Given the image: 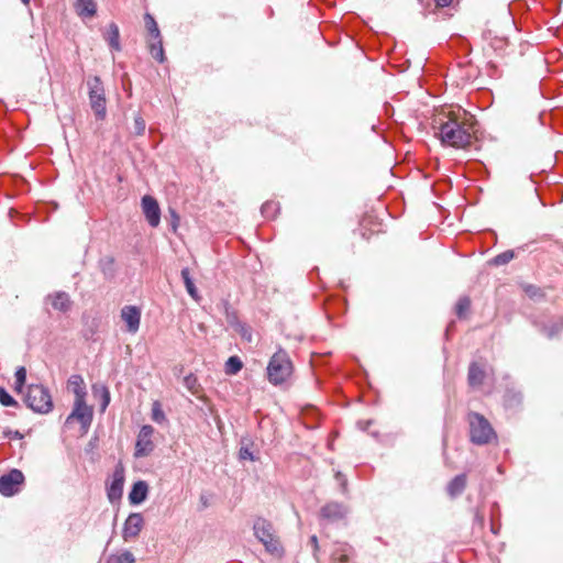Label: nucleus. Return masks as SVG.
Listing matches in <instances>:
<instances>
[{
  "mask_svg": "<svg viewBox=\"0 0 563 563\" xmlns=\"http://www.w3.org/2000/svg\"><path fill=\"white\" fill-rule=\"evenodd\" d=\"M76 10L80 16L90 18L96 14V3L93 0H77Z\"/></svg>",
  "mask_w": 563,
  "mask_h": 563,
  "instance_id": "obj_21",
  "label": "nucleus"
},
{
  "mask_svg": "<svg viewBox=\"0 0 563 563\" xmlns=\"http://www.w3.org/2000/svg\"><path fill=\"white\" fill-rule=\"evenodd\" d=\"M106 563H135V558L132 552L125 550L118 554H110Z\"/></svg>",
  "mask_w": 563,
  "mask_h": 563,
  "instance_id": "obj_25",
  "label": "nucleus"
},
{
  "mask_svg": "<svg viewBox=\"0 0 563 563\" xmlns=\"http://www.w3.org/2000/svg\"><path fill=\"white\" fill-rule=\"evenodd\" d=\"M466 487V475L460 474L456 475L449 484H448V494L451 497H456L461 495Z\"/></svg>",
  "mask_w": 563,
  "mask_h": 563,
  "instance_id": "obj_19",
  "label": "nucleus"
},
{
  "mask_svg": "<svg viewBox=\"0 0 563 563\" xmlns=\"http://www.w3.org/2000/svg\"><path fill=\"white\" fill-rule=\"evenodd\" d=\"M180 274H181V278L185 284L187 292L189 294V296L192 299L198 300L199 299L198 290L194 284V280L190 277L189 269L187 267L183 268Z\"/></svg>",
  "mask_w": 563,
  "mask_h": 563,
  "instance_id": "obj_22",
  "label": "nucleus"
},
{
  "mask_svg": "<svg viewBox=\"0 0 563 563\" xmlns=\"http://www.w3.org/2000/svg\"><path fill=\"white\" fill-rule=\"evenodd\" d=\"M347 509L343 504L331 501L320 509V516L330 522H335L345 517Z\"/></svg>",
  "mask_w": 563,
  "mask_h": 563,
  "instance_id": "obj_12",
  "label": "nucleus"
},
{
  "mask_svg": "<svg viewBox=\"0 0 563 563\" xmlns=\"http://www.w3.org/2000/svg\"><path fill=\"white\" fill-rule=\"evenodd\" d=\"M14 377H15L14 389L20 393L22 390V387L25 384V380H26V369H25V367L24 366L18 367L16 371H15Z\"/></svg>",
  "mask_w": 563,
  "mask_h": 563,
  "instance_id": "obj_28",
  "label": "nucleus"
},
{
  "mask_svg": "<svg viewBox=\"0 0 563 563\" xmlns=\"http://www.w3.org/2000/svg\"><path fill=\"white\" fill-rule=\"evenodd\" d=\"M55 310L66 312L71 307V300L67 292L56 291L47 297Z\"/></svg>",
  "mask_w": 563,
  "mask_h": 563,
  "instance_id": "obj_16",
  "label": "nucleus"
},
{
  "mask_svg": "<svg viewBox=\"0 0 563 563\" xmlns=\"http://www.w3.org/2000/svg\"><path fill=\"white\" fill-rule=\"evenodd\" d=\"M184 385L192 394L198 393L199 384L197 377L194 374H189L184 378Z\"/></svg>",
  "mask_w": 563,
  "mask_h": 563,
  "instance_id": "obj_31",
  "label": "nucleus"
},
{
  "mask_svg": "<svg viewBox=\"0 0 563 563\" xmlns=\"http://www.w3.org/2000/svg\"><path fill=\"white\" fill-rule=\"evenodd\" d=\"M142 209L148 224L153 228L157 227L161 221V209L156 199L148 195L144 196L142 198Z\"/></svg>",
  "mask_w": 563,
  "mask_h": 563,
  "instance_id": "obj_10",
  "label": "nucleus"
},
{
  "mask_svg": "<svg viewBox=\"0 0 563 563\" xmlns=\"http://www.w3.org/2000/svg\"><path fill=\"white\" fill-rule=\"evenodd\" d=\"M200 500H201V503H202V505H203L205 507H207V506H208V501H207V499H205L203 497H201V498H200Z\"/></svg>",
  "mask_w": 563,
  "mask_h": 563,
  "instance_id": "obj_43",
  "label": "nucleus"
},
{
  "mask_svg": "<svg viewBox=\"0 0 563 563\" xmlns=\"http://www.w3.org/2000/svg\"><path fill=\"white\" fill-rule=\"evenodd\" d=\"M150 53L157 62L163 63L165 60L164 48L161 36L153 38L148 44Z\"/></svg>",
  "mask_w": 563,
  "mask_h": 563,
  "instance_id": "obj_23",
  "label": "nucleus"
},
{
  "mask_svg": "<svg viewBox=\"0 0 563 563\" xmlns=\"http://www.w3.org/2000/svg\"><path fill=\"white\" fill-rule=\"evenodd\" d=\"M144 525L143 516L139 512H133L129 515L126 518L123 530H122V537L125 541H129L131 539L136 538Z\"/></svg>",
  "mask_w": 563,
  "mask_h": 563,
  "instance_id": "obj_11",
  "label": "nucleus"
},
{
  "mask_svg": "<svg viewBox=\"0 0 563 563\" xmlns=\"http://www.w3.org/2000/svg\"><path fill=\"white\" fill-rule=\"evenodd\" d=\"M144 20H145V25H146V29H147L150 35L153 38H158L161 36V32L158 30L155 19L150 13H146L144 16Z\"/></svg>",
  "mask_w": 563,
  "mask_h": 563,
  "instance_id": "obj_27",
  "label": "nucleus"
},
{
  "mask_svg": "<svg viewBox=\"0 0 563 563\" xmlns=\"http://www.w3.org/2000/svg\"><path fill=\"white\" fill-rule=\"evenodd\" d=\"M145 128H146V124H145L144 119L140 114H136L134 117V122H133V133L135 135H142L145 132Z\"/></svg>",
  "mask_w": 563,
  "mask_h": 563,
  "instance_id": "obj_33",
  "label": "nucleus"
},
{
  "mask_svg": "<svg viewBox=\"0 0 563 563\" xmlns=\"http://www.w3.org/2000/svg\"><path fill=\"white\" fill-rule=\"evenodd\" d=\"M275 207L276 205L274 202H266L262 206V213L268 217V214L274 211Z\"/></svg>",
  "mask_w": 563,
  "mask_h": 563,
  "instance_id": "obj_35",
  "label": "nucleus"
},
{
  "mask_svg": "<svg viewBox=\"0 0 563 563\" xmlns=\"http://www.w3.org/2000/svg\"><path fill=\"white\" fill-rule=\"evenodd\" d=\"M124 484V470L122 466H117L113 475L111 484L108 487V498L110 501H114L122 496Z\"/></svg>",
  "mask_w": 563,
  "mask_h": 563,
  "instance_id": "obj_13",
  "label": "nucleus"
},
{
  "mask_svg": "<svg viewBox=\"0 0 563 563\" xmlns=\"http://www.w3.org/2000/svg\"><path fill=\"white\" fill-rule=\"evenodd\" d=\"M24 4H29L30 0H21Z\"/></svg>",
  "mask_w": 563,
  "mask_h": 563,
  "instance_id": "obj_45",
  "label": "nucleus"
},
{
  "mask_svg": "<svg viewBox=\"0 0 563 563\" xmlns=\"http://www.w3.org/2000/svg\"><path fill=\"white\" fill-rule=\"evenodd\" d=\"M292 372V364L284 350H278L267 366L268 380L274 385L284 383Z\"/></svg>",
  "mask_w": 563,
  "mask_h": 563,
  "instance_id": "obj_4",
  "label": "nucleus"
},
{
  "mask_svg": "<svg viewBox=\"0 0 563 563\" xmlns=\"http://www.w3.org/2000/svg\"><path fill=\"white\" fill-rule=\"evenodd\" d=\"M254 534L263 543L266 551L275 556L283 555V547L275 534L272 522L264 518H257L253 526Z\"/></svg>",
  "mask_w": 563,
  "mask_h": 563,
  "instance_id": "obj_3",
  "label": "nucleus"
},
{
  "mask_svg": "<svg viewBox=\"0 0 563 563\" xmlns=\"http://www.w3.org/2000/svg\"><path fill=\"white\" fill-rule=\"evenodd\" d=\"M526 294L531 299H536V300H539V299L544 297L543 290L541 288L537 287V286H533V285H529V286L526 287Z\"/></svg>",
  "mask_w": 563,
  "mask_h": 563,
  "instance_id": "obj_34",
  "label": "nucleus"
},
{
  "mask_svg": "<svg viewBox=\"0 0 563 563\" xmlns=\"http://www.w3.org/2000/svg\"><path fill=\"white\" fill-rule=\"evenodd\" d=\"M336 479L341 482L342 489L345 490L346 487V479L343 478L342 474L340 472L335 475Z\"/></svg>",
  "mask_w": 563,
  "mask_h": 563,
  "instance_id": "obj_42",
  "label": "nucleus"
},
{
  "mask_svg": "<svg viewBox=\"0 0 563 563\" xmlns=\"http://www.w3.org/2000/svg\"><path fill=\"white\" fill-rule=\"evenodd\" d=\"M153 433L154 428L152 426L146 424L141 428L135 443V457H144L152 453L154 450V444L152 441Z\"/></svg>",
  "mask_w": 563,
  "mask_h": 563,
  "instance_id": "obj_8",
  "label": "nucleus"
},
{
  "mask_svg": "<svg viewBox=\"0 0 563 563\" xmlns=\"http://www.w3.org/2000/svg\"><path fill=\"white\" fill-rule=\"evenodd\" d=\"M24 402L30 409L38 413H48L53 409L52 396L43 385H30L24 396Z\"/></svg>",
  "mask_w": 563,
  "mask_h": 563,
  "instance_id": "obj_5",
  "label": "nucleus"
},
{
  "mask_svg": "<svg viewBox=\"0 0 563 563\" xmlns=\"http://www.w3.org/2000/svg\"><path fill=\"white\" fill-rule=\"evenodd\" d=\"M104 40L108 42L109 46L114 51H120V32L119 27L115 23H110L107 32L104 34Z\"/></svg>",
  "mask_w": 563,
  "mask_h": 563,
  "instance_id": "obj_20",
  "label": "nucleus"
},
{
  "mask_svg": "<svg viewBox=\"0 0 563 563\" xmlns=\"http://www.w3.org/2000/svg\"><path fill=\"white\" fill-rule=\"evenodd\" d=\"M453 0H433L437 8H446L452 3Z\"/></svg>",
  "mask_w": 563,
  "mask_h": 563,
  "instance_id": "obj_38",
  "label": "nucleus"
},
{
  "mask_svg": "<svg viewBox=\"0 0 563 563\" xmlns=\"http://www.w3.org/2000/svg\"><path fill=\"white\" fill-rule=\"evenodd\" d=\"M352 548L347 543H338V547L332 552V558L341 563L349 561Z\"/></svg>",
  "mask_w": 563,
  "mask_h": 563,
  "instance_id": "obj_24",
  "label": "nucleus"
},
{
  "mask_svg": "<svg viewBox=\"0 0 563 563\" xmlns=\"http://www.w3.org/2000/svg\"><path fill=\"white\" fill-rule=\"evenodd\" d=\"M92 415V408L86 404L85 399H75L73 411L67 417L66 422L70 423L76 419L80 422L82 429L87 431L91 424Z\"/></svg>",
  "mask_w": 563,
  "mask_h": 563,
  "instance_id": "obj_7",
  "label": "nucleus"
},
{
  "mask_svg": "<svg viewBox=\"0 0 563 563\" xmlns=\"http://www.w3.org/2000/svg\"><path fill=\"white\" fill-rule=\"evenodd\" d=\"M372 421L371 420H366V421H358L357 422V426L361 430L365 431L368 429V427L371 426Z\"/></svg>",
  "mask_w": 563,
  "mask_h": 563,
  "instance_id": "obj_41",
  "label": "nucleus"
},
{
  "mask_svg": "<svg viewBox=\"0 0 563 563\" xmlns=\"http://www.w3.org/2000/svg\"><path fill=\"white\" fill-rule=\"evenodd\" d=\"M23 479L24 476L19 470H12L10 473L2 475L0 477V494L8 497L14 495Z\"/></svg>",
  "mask_w": 563,
  "mask_h": 563,
  "instance_id": "obj_9",
  "label": "nucleus"
},
{
  "mask_svg": "<svg viewBox=\"0 0 563 563\" xmlns=\"http://www.w3.org/2000/svg\"><path fill=\"white\" fill-rule=\"evenodd\" d=\"M240 459L241 460H254L253 453L247 448H242L240 450Z\"/></svg>",
  "mask_w": 563,
  "mask_h": 563,
  "instance_id": "obj_36",
  "label": "nucleus"
},
{
  "mask_svg": "<svg viewBox=\"0 0 563 563\" xmlns=\"http://www.w3.org/2000/svg\"><path fill=\"white\" fill-rule=\"evenodd\" d=\"M514 258V251H506L494 257L493 262L495 265H505Z\"/></svg>",
  "mask_w": 563,
  "mask_h": 563,
  "instance_id": "obj_32",
  "label": "nucleus"
},
{
  "mask_svg": "<svg viewBox=\"0 0 563 563\" xmlns=\"http://www.w3.org/2000/svg\"><path fill=\"white\" fill-rule=\"evenodd\" d=\"M473 125L465 111L444 112L433 121L441 143L455 148H465L472 143Z\"/></svg>",
  "mask_w": 563,
  "mask_h": 563,
  "instance_id": "obj_1",
  "label": "nucleus"
},
{
  "mask_svg": "<svg viewBox=\"0 0 563 563\" xmlns=\"http://www.w3.org/2000/svg\"><path fill=\"white\" fill-rule=\"evenodd\" d=\"M68 387L74 393L75 399L86 398V385L80 375H71L68 379Z\"/></svg>",
  "mask_w": 563,
  "mask_h": 563,
  "instance_id": "obj_17",
  "label": "nucleus"
},
{
  "mask_svg": "<svg viewBox=\"0 0 563 563\" xmlns=\"http://www.w3.org/2000/svg\"><path fill=\"white\" fill-rule=\"evenodd\" d=\"M310 542H311V544H312V547H313V554H314V556H317V552H318V550H319V544H318V538H317V536H312V537L310 538Z\"/></svg>",
  "mask_w": 563,
  "mask_h": 563,
  "instance_id": "obj_39",
  "label": "nucleus"
},
{
  "mask_svg": "<svg viewBox=\"0 0 563 563\" xmlns=\"http://www.w3.org/2000/svg\"><path fill=\"white\" fill-rule=\"evenodd\" d=\"M471 307V300L468 297H461L456 303L455 311L456 314L462 318L468 311Z\"/></svg>",
  "mask_w": 563,
  "mask_h": 563,
  "instance_id": "obj_29",
  "label": "nucleus"
},
{
  "mask_svg": "<svg viewBox=\"0 0 563 563\" xmlns=\"http://www.w3.org/2000/svg\"><path fill=\"white\" fill-rule=\"evenodd\" d=\"M243 367L242 361L238 356H230L225 362V374L234 375L239 373Z\"/></svg>",
  "mask_w": 563,
  "mask_h": 563,
  "instance_id": "obj_26",
  "label": "nucleus"
},
{
  "mask_svg": "<svg viewBox=\"0 0 563 563\" xmlns=\"http://www.w3.org/2000/svg\"><path fill=\"white\" fill-rule=\"evenodd\" d=\"M121 318L126 323V329L131 333L137 332L141 321V310L135 306H125L121 310Z\"/></svg>",
  "mask_w": 563,
  "mask_h": 563,
  "instance_id": "obj_14",
  "label": "nucleus"
},
{
  "mask_svg": "<svg viewBox=\"0 0 563 563\" xmlns=\"http://www.w3.org/2000/svg\"><path fill=\"white\" fill-rule=\"evenodd\" d=\"M158 412L154 411V419L157 420Z\"/></svg>",
  "mask_w": 563,
  "mask_h": 563,
  "instance_id": "obj_44",
  "label": "nucleus"
},
{
  "mask_svg": "<svg viewBox=\"0 0 563 563\" xmlns=\"http://www.w3.org/2000/svg\"><path fill=\"white\" fill-rule=\"evenodd\" d=\"M485 378V371L477 363H472L468 368V384L472 387H479Z\"/></svg>",
  "mask_w": 563,
  "mask_h": 563,
  "instance_id": "obj_18",
  "label": "nucleus"
},
{
  "mask_svg": "<svg viewBox=\"0 0 563 563\" xmlns=\"http://www.w3.org/2000/svg\"><path fill=\"white\" fill-rule=\"evenodd\" d=\"M3 435L7 438L21 439L22 434L19 431L5 430Z\"/></svg>",
  "mask_w": 563,
  "mask_h": 563,
  "instance_id": "obj_37",
  "label": "nucleus"
},
{
  "mask_svg": "<svg viewBox=\"0 0 563 563\" xmlns=\"http://www.w3.org/2000/svg\"><path fill=\"white\" fill-rule=\"evenodd\" d=\"M0 404L4 407L18 406V401L3 387H0Z\"/></svg>",
  "mask_w": 563,
  "mask_h": 563,
  "instance_id": "obj_30",
  "label": "nucleus"
},
{
  "mask_svg": "<svg viewBox=\"0 0 563 563\" xmlns=\"http://www.w3.org/2000/svg\"><path fill=\"white\" fill-rule=\"evenodd\" d=\"M467 421L470 424V438L474 444L484 445L496 439L492 424L483 415L470 412Z\"/></svg>",
  "mask_w": 563,
  "mask_h": 563,
  "instance_id": "obj_2",
  "label": "nucleus"
},
{
  "mask_svg": "<svg viewBox=\"0 0 563 563\" xmlns=\"http://www.w3.org/2000/svg\"><path fill=\"white\" fill-rule=\"evenodd\" d=\"M147 493V483L144 481H139L132 486V489L129 494V500L132 505H140L146 499Z\"/></svg>",
  "mask_w": 563,
  "mask_h": 563,
  "instance_id": "obj_15",
  "label": "nucleus"
},
{
  "mask_svg": "<svg viewBox=\"0 0 563 563\" xmlns=\"http://www.w3.org/2000/svg\"><path fill=\"white\" fill-rule=\"evenodd\" d=\"M89 102L98 120H103L107 114L106 96L102 82L98 76L88 79Z\"/></svg>",
  "mask_w": 563,
  "mask_h": 563,
  "instance_id": "obj_6",
  "label": "nucleus"
},
{
  "mask_svg": "<svg viewBox=\"0 0 563 563\" xmlns=\"http://www.w3.org/2000/svg\"><path fill=\"white\" fill-rule=\"evenodd\" d=\"M110 401V394L107 388L103 389V404L102 409H106V407L109 405Z\"/></svg>",
  "mask_w": 563,
  "mask_h": 563,
  "instance_id": "obj_40",
  "label": "nucleus"
}]
</instances>
